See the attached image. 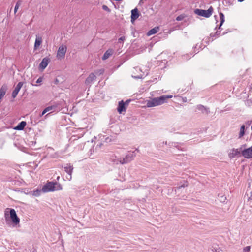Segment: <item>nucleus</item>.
Returning <instances> with one entry per match:
<instances>
[{
	"label": "nucleus",
	"instance_id": "obj_3",
	"mask_svg": "<svg viewBox=\"0 0 252 252\" xmlns=\"http://www.w3.org/2000/svg\"><path fill=\"white\" fill-rule=\"evenodd\" d=\"M62 189V185L57 182H48L43 186L42 189V190L43 192L60 190Z\"/></svg>",
	"mask_w": 252,
	"mask_h": 252
},
{
	"label": "nucleus",
	"instance_id": "obj_32",
	"mask_svg": "<svg viewBox=\"0 0 252 252\" xmlns=\"http://www.w3.org/2000/svg\"><path fill=\"white\" fill-rule=\"evenodd\" d=\"M42 81V78L41 77H39L36 81V83H40Z\"/></svg>",
	"mask_w": 252,
	"mask_h": 252
},
{
	"label": "nucleus",
	"instance_id": "obj_24",
	"mask_svg": "<svg viewBox=\"0 0 252 252\" xmlns=\"http://www.w3.org/2000/svg\"><path fill=\"white\" fill-rule=\"evenodd\" d=\"M21 4V1H18L15 6L14 12L16 13L19 8V6Z\"/></svg>",
	"mask_w": 252,
	"mask_h": 252
},
{
	"label": "nucleus",
	"instance_id": "obj_36",
	"mask_svg": "<svg viewBox=\"0 0 252 252\" xmlns=\"http://www.w3.org/2000/svg\"><path fill=\"white\" fill-rule=\"evenodd\" d=\"M144 3L143 0H140L139 3V4L141 5Z\"/></svg>",
	"mask_w": 252,
	"mask_h": 252
},
{
	"label": "nucleus",
	"instance_id": "obj_34",
	"mask_svg": "<svg viewBox=\"0 0 252 252\" xmlns=\"http://www.w3.org/2000/svg\"><path fill=\"white\" fill-rule=\"evenodd\" d=\"M249 199H251V200H252V191H251L250 192V196L249 197Z\"/></svg>",
	"mask_w": 252,
	"mask_h": 252
},
{
	"label": "nucleus",
	"instance_id": "obj_45",
	"mask_svg": "<svg viewBox=\"0 0 252 252\" xmlns=\"http://www.w3.org/2000/svg\"><path fill=\"white\" fill-rule=\"evenodd\" d=\"M135 78H139V77H135Z\"/></svg>",
	"mask_w": 252,
	"mask_h": 252
},
{
	"label": "nucleus",
	"instance_id": "obj_11",
	"mask_svg": "<svg viewBox=\"0 0 252 252\" xmlns=\"http://www.w3.org/2000/svg\"><path fill=\"white\" fill-rule=\"evenodd\" d=\"M24 83L22 82H20L18 83L16 87L15 88V89L13 90V91L12 93V97L13 98H15L17 96L18 93H19L20 90L22 88V87Z\"/></svg>",
	"mask_w": 252,
	"mask_h": 252
},
{
	"label": "nucleus",
	"instance_id": "obj_28",
	"mask_svg": "<svg viewBox=\"0 0 252 252\" xmlns=\"http://www.w3.org/2000/svg\"><path fill=\"white\" fill-rule=\"evenodd\" d=\"M102 9L104 10L107 11L108 12H110V9L108 8V7L107 5H103L102 6Z\"/></svg>",
	"mask_w": 252,
	"mask_h": 252
},
{
	"label": "nucleus",
	"instance_id": "obj_42",
	"mask_svg": "<svg viewBox=\"0 0 252 252\" xmlns=\"http://www.w3.org/2000/svg\"><path fill=\"white\" fill-rule=\"evenodd\" d=\"M44 115H42V112L41 113V114H40V117H42Z\"/></svg>",
	"mask_w": 252,
	"mask_h": 252
},
{
	"label": "nucleus",
	"instance_id": "obj_15",
	"mask_svg": "<svg viewBox=\"0 0 252 252\" xmlns=\"http://www.w3.org/2000/svg\"><path fill=\"white\" fill-rule=\"evenodd\" d=\"M113 53L114 50L112 49H109L104 54L103 57H102V59L103 60L107 59L109 57L112 55Z\"/></svg>",
	"mask_w": 252,
	"mask_h": 252
},
{
	"label": "nucleus",
	"instance_id": "obj_12",
	"mask_svg": "<svg viewBox=\"0 0 252 252\" xmlns=\"http://www.w3.org/2000/svg\"><path fill=\"white\" fill-rule=\"evenodd\" d=\"M50 61L49 58H43L39 64V68L42 70L44 69L47 66Z\"/></svg>",
	"mask_w": 252,
	"mask_h": 252
},
{
	"label": "nucleus",
	"instance_id": "obj_25",
	"mask_svg": "<svg viewBox=\"0 0 252 252\" xmlns=\"http://www.w3.org/2000/svg\"><path fill=\"white\" fill-rule=\"evenodd\" d=\"M95 72L97 75H101L104 73V70L103 69H101L95 71Z\"/></svg>",
	"mask_w": 252,
	"mask_h": 252
},
{
	"label": "nucleus",
	"instance_id": "obj_37",
	"mask_svg": "<svg viewBox=\"0 0 252 252\" xmlns=\"http://www.w3.org/2000/svg\"><path fill=\"white\" fill-rule=\"evenodd\" d=\"M251 121H248L246 122V124L249 126L251 124Z\"/></svg>",
	"mask_w": 252,
	"mask_h": 252
},
{
	"label": "nucleus",
	"instance_id": "obj_17",
	"mask_svg": "<svg viewBox=\"0 0 252 252\" xmlns=\"http://www.w3.org/2000/svg\"><path fill=\"white\" fill-rule=\"evenodd\" d=\"M26 125V122L25 121H22L15 127V129L17 130H22L24 128Z\"/></svg>",
	"mask_w": 252,
	"mask_h": 252
},
{
	"label": "nucleus",
	"instance_id": "obj_41",
	"mask_svg": "<svg viewBox=\"0 0 252 252\" xmlns=\"http://www.w3.org/2000/svg\"><path fill=\"white\" fill-rule=\"evenodd\" d=\"M251 128V130H252V133L251 134L250 137L252 138V124Z\"/></svg>",
	"mask_w": 252,
	"mask_h": 252
},
{
	"label": "nucleus",
	"instance_id": "obj_44",
	"mask_svg": "<svg viewBox=\"0 0 252 252\" xmlns=\"http://www.w3.org/2000/svg\"><path fill=\"white\" fill-rule=\"evenodd\" d=\"M211 36H214V35H212V34H210Z\"/></svg>",
	"mask_w": 252,
	"mask_h": 252
},
{
	"label": "nucleus",
	"instance_id": "obj_8",
	"mask_svg": "<svg viewBox=\"0 0 252 252\" xmlns=\"http://www.w3.org/2000/svg\"><path fill=\"white\" fill-rule=\"evenodd\" d=\"M195 108V112H196L197 110L200 111L202 114H204L205 115H208L210 113L209 108L206 107L201 104L197 105Z\"/></svg>",
	"mask_w": 252,
	"mask_h": 252
},
{
	"label": "nucleus",
	"instance_id": "obj_39",
	"mask_svg": "<svg viewBox=\"0 0 252 252\" xmlns=\"http://www.w3.org/2000/svg\"><path fill=\"white\" fill-rule=\"evenodd\" d=\"M246 146V144H244V145H242L241 147L240 148V150H242V147H245Z\"/></svg>",
	"mask_w": 252,
	"mask_h": 252
},
{
	"label": "nucleus",
	"instance_id": "obj_40",
	"mask_svg": "<svg viewBox=\"0 0 252 252\" xmlns=\"http://www.w3.org/2000/svg\"><path fill=\"white\" fill-rule=\"evenodd\" d=\"M130 101V100H127L126 101V103H125V104H128L129 102Z\"/></svg>",
	"mask_w": 252,
	"mask_h": 252
},
{
	"label": "nucleus",
	"instance_id": "obj_4",
	"mask_svg": "<svg viewBox=\"0 0 252 252\" xmlns=\"http://www.w3.org/2000/svg\"><path fill=\"white\" fill-rule=\"evenodd\" d=\"M213 11V8H212V6H210L209 8V9L207 10L196 9L194 10V13L198 15L201 16L205 18H209L212 15Z\"/></svg>",
	"mask_w": 252,
	"mask_h": 252
},
{
	"label": "nucleus",
	"instance_id": "obj_30",
	"mask_svg": "<svg viewBox=\"0 0 252 252\" xmlns=\"http://www.w3.org/2000/svg\"><path fill=\"white\" fill-rule=\"evenodd\" d=\"M105 141L106 142H111L112 141V139L110 137H108L105 139Z\"/></svg>",
	"mask_w": 252,
	"mask_h": 252
},
{
	"label": "nucleus",
	"instance_id": "obj_33",
	"mask_svg": "<svg viewBox=\"0 0 252 252\" xmlns=\"http://www.w3.org/2000/svg\"><path fill=\"white\" fill-rule=\"evenodd\" d=\"M59 83V80L58 79H56L55 80H54V84H58Z\"/></svg>",
	"mask_w": 252,
	"mask_h": 252
},
{
	"label": "nucleus",
	"instance_id": "obj_35",
	"mask_svg": "<svg viewBox=\"0 0 252 252\" xmlns=\"http://www.w3.org/2000/svg\"><path fill=\"white\" fill-rule=\"evenodd\" d=\"M220 31H217V32H216L215 34H216V35H219L220 34Z\"/></svg>",
	"mask_w": 252,
	"mask_h": 252
},
{
	"label": "nucleus",
	"instance_id": "obj_27",
	"mask_svg": "<svg viewBox=\"0 0 252 252\" xmlns=\"http://www.w3.org/2000/svg\"><path fill=\"white\" fill-rule=\"evenodd\" d=\"M185 16L183 15H180L176 18V20L181 21L184 18Z\"/></svg>",
	"mask_w": 252,
	"mask_h": 252
},
{
	"label": "nucleus",
	"instance_id": "obj_9",
	"mask_svg": "<svg viewBox=\"0 0 252 252\" xmlns=\"http://www.w3.org/2000/svg\"><path fill=\"white\" fill-rule=\"evenodd\" d=\"M131 13V22L133 24L135 21L139 17L140 13L137 8L132 9Z\"/></svg>",
	"mask_w": 252,
	"mask_h": 252
},
{
	"label": "nucleus",
	"instance_id": "obj_1",
	"mask_svg": "<svg viewBox=\"0 0 252 252\" xmlns=\"http://www.w3.org/2000/svg\"><path fill=\"white\" fill-rule=\"evenodd\" d=\"M4 217L6 222L10 220H11L13 226L19 224L20 219L17 215L16 212L14 209L7 208L4 211Z\"/></svg>",
	"mask_w": 252,
	"mask_h": 252
},
{
	"label": "nucleus",
	"instance_id": "obj_20",
	"mask_svg": "<svg viewBox=\"0 0 252 252\" xmlns=\"http://www.w3.org/2000/svg\"><path fill=\"white\" fill-rule=\"evenodd\" d=\"M158 30H159V28L158 27H155V28L151 29L150 30H149L147 34L148 36H150L153 34H154L158 32Z\"/></svg>",
	"mask_w": 252,
	"mask_h": 252
},
{
	"label": "nucleus",
	"instance_id": "obj_19",
	"mask_svg": "<svg viewBox=\"0 0 252 252\" xmlns=\"http://www.w3.org/2000/svg\"><path fill=\"white\" fill-rule=\"evenodd\" d=\"M247 128H248V127H246L244 125L241 126L239 134V138H241L245 135V129Z\"/></svg>",
	"mask_w": 252,
	"mask_h": 252
},
{
	"label": "nucleus",
	"instance_id": "obj_18",
	"mask_svg": "<svg viewBox=\"0 0 252 252\" xmlns=\"http://www.w3.org/2000/svg\"><path fill=\"white\" fill-rule=\"evenodd\" d=\"M41 43L42 38L41 37L36 36L34 46V49H36L41 45Z\"/></svg>",
	"mask_w": 252,
	"mask_h": 252
},
{
	"label": "nucleus",
	"instance_id": "obj_22",
	"mask_svg": "<svg viewBox=\"0 0 252 252\" xmlns=\"http://www.w3.org/2000/svg\"><path fill=\"white\" fill-rule=\"evenodd\" d=\"M220 24L219 27V29H220V27L222 25L223 23L224 22V14L220 12Z\"/></svg>",
	"mask_w": 252,
	"mask_h": 252
},
{
	"label": "nucleus",
	"instance_id": "obj_43",
	"mask_svg": "<svg viewBox=\"0 0 252 252\" xmlns=\"http://www.w3.org/2000/svg\"><path fill=\"white\" fill-rule=\"evenodd\" d=\"M59 179H60V177H59V176H58V177L57 178V179L58 180H59Z\"/></svg>",
	"mask_w": 252,
	"mask_h": 252
},
{
	"label": "nucleus",
	"instance_id": "obj_23",
	"mask_svg": "<svg viewBox=\"0 0 252 252\" xmlns=\"http://www.w3.org/2000/svg\"><path fill=\"white\" fill-rule=\"evenodd\" d=\"M54 108V106H48V107H46L42 111V115H44L47 112L52 110Z\"/></svg>",
	"mask_w": 252,
	"mask_h": 252
},
{
	"label": "nucleus",
	"instance_id": "obj_46",
	"mask_svg": "<svg viewBox=\"0 0 252 252\" xmlns=\"http://www.w3.org/2000/svg\"><path fill=\"white\" fill-rule=\"evenodd\" d=\"M136 151H138L139 150H138V149H136Z\"/></svg>",
	"mask_w": 252,
	"mask_h": 252
},
{
	"label": "nucleus",
	"instance_id": "obj_5",
	"mask_svg": "<svg viewBox=\"0 0 252 252\" xmlns=\"http://www.w3.org/2000/svg\"><path fill=\"white\" fill-rule=\"evenodd\" d=\"M135 156L136 154L135 151H133L128 153L124 158H120L118 160V162H119L122 164H126L132 161Z\"/></svg>",
	"mask_w": 252,
	"mask_h": 252
},
{
	"label": "nucleus",
	"instance_id": "obj_38",
	"mask_svg": "<svg viewBox=\"0 0 252 252\" xmlns=\"http://www.w3.org/2000/svg\"><path fill=\"white\" fill-rule=\"evenodd\" d=\"M185 186L184 185H181V186H180L178 187V189H181L182 187H185Z\"/></svg>",
	"mask_w": 252,
	"mask_h": 252
},
{
	"label": "nucleus",
	"instance_id": "obj_14",
	"mask_svg": "<svg viewBox=\"0 0 252 252\" xmlns=\"http://www.w3.org/2000/svg\"><path fill=\"white\" fill-rule=\"evenodd\" d=\"M96 79V76L93 73H91L89 74V76L86 78L85 80V84L89 85L91 84L93 81L95 80Z\"/></svg>",
	"mask_w": 252,
	"mask_h": 252
},
{
	"label": "nucleus",
	"instance_id": "obj_21",
	"mask_svg": "<svg viewBox=\"0 0 252 252\" xmlns=\"http://www.w3.org/2000/svg\"><path fill=\"white\" fill-rule=\"evenodd\" d=\"M232 151L233 152L229 154L230 158H233L240 153V151H239L238 149H233Z\"/></svg>",
	"mask_w": 252,
	"mask_h": 252
},
{
	"label": "nucleus",
	"instance_id": "obj_13",
	"mask_svg": "<svg viewBox=\"0 0 252 252\" xmlns=\"http://www.w3.org/2000/svg\"><path fill=\"white\" fill-rule=\"evenodd\" d=\"M125 103L123 100L119 102L118 106L117 107V111L120 114H122L123 112L126 111Z\"/></svg>",
	"mask_w": 252,
	"mask_h": 252
},
{
	"label": "nucleus",
	"instance_id": "obj_29",
	"mask_svg": "<svg viewBox=\"0 0 252 252\" xmlns=\"http://www.w3.org/2000/svg\"><path fill=\"white\" fill-rule=\"evenodd\" d=\"M226 199V197L224 196H221L220 197V201L221 202H224Z\"/></svg>",
	"mask_w": 252,
	"mask_h": 252
},
{
	"label": "nucleus",
	"instance_id": "obj_10",
	"mask_svg": "<svg viewBox=\"0 0 252 252\" xmlns=\"http://www.w3.org/2000/svg\"><path fill=\"white\" fill-rule=\"evenodd\" d=\"M64 171L66 173L68 174L69 177H67V179L69 180H70L72 178V173L73 170V167L70 164H66L65 166L64 167Z\"/></svg>",
	"mask_w": 252,
	"mask_h": 252
},
{
	"label": "nucleus",
	"instance_id": "obj_6",
	"mask_svg": "<svg viewBox=\"0 0 252 252\" xmlns=\"http://www.w3.org/2000/svg\"><path fill=\"white\" fill-rule=\"evenodd\" d=\"M241 154L245 158H252V146L248 148H245L241 150Z\"/></svg>",
	"mask_w": 252,
	"mask_h": 252
},
{
	"label": "nucleus",
	"instance_id": "obj_31",
	"mask_svg": "<svg viewBox=\"0 0 252 252\" xmlns=\"http://www.w3.org/2000/svg\"><path fill=\"white\" fill-rule=\"evenodd\" d=\"M125 40V36H122L120 38H119V39H118L119 42L123 41Z\"/></svg>",
	"mask_w": 252,
	"mask_h": 252
},
{
	"label": "nucleus",
	"instance_id": "obj_16",
	"mask_svg": "<svg viewBox=\"0 0 252 252\" xmlns=\"http://www.w3.org/2000/svg\"><path fill=\"white\" fill-rule=\"evenodd\" d=\"M7 89V86L5 85L2 86L0 89V101L2 99L3 96L5 95Z\"/></svg>",
	"mask_w": 252,
	"mask_h": 252
},
{
	"label": "nucleus",
	"instance_id": "obj_26",
	"mask_svg": "<svg viewBox=\"0 0 252 252\" xmlns=\"http://www.w3.org/2000/svg\"><path fill=\"white\" fill-rule=\"evenodd\" d=\"M250 249V246H247L243 249V252H249Z\"/></svg>",
	"mask_w": 252,
	"mask_h": 252
},
{
	"label": "nucleus",
	"instance_id": "obj_7",
	"mask_svg": "<svg viewBox=\"0 0 252 252\" xmlns=\"http://www.w3.org/2000/svg\"><path fill=\"white\" fill-rule=\"evenodd\" d=\"M66 49L67 48L65 46L62 45L59 47L57 51V57L58 58L62 59L64 57Z\"/></svg>",
	"mask_w": 252,
	"mask_h": 252
},
{
	"label": "nucleus",
	"instance_id": "obj_2",
	"mask_svg": "<svg viewBox=\"0 0 252 252\" xmlns=\"http://www.w3.org/2000/svg\"><path fill=\"white\" fill-rule=\"evenodd\" d=\"M172 97V95H162L158 97H155L147 102L148 107H152L161 105L166 101V100Z\"/></svg>",
	"mask_w": 252,
	"mask_h": 252
}]
</instances>
